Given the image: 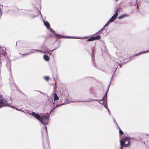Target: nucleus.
Listing matches in <instances>:
<instances>
[{"label":"nucleus","instance_id":"f257e3e1","mask_svg":"<svg viewBox=\"0 0 149 149\" xmlns=\"http://www.w3.org/2000/svg\"><path fill=\"white\" fill-rule=\"evenodd\" d=\"M32 115L40 121L44 125H46L47 124L49 117V113H43L40 115L34 112H32Z\"/></svg>","mask_w":149,"mask_h":149},{"label":"nucleus","instance_id":"f03ea898","mask_svg":"<svg viewBox=\"0 0 149 149\" xmlns=\"http://www.w3.org/2000/svg\"><path fill=\"white\" fill-rule=\"evenodd\" d=\"M120 142L121 148L122 146L128 147L129 146L130 143V138L127 137H125L123 139L122 138V139L120 140Z\"/></svg>","mask_w":149,"mask_h":149},{"label":"nucleus","instance_id":"7ed1b4c3","mask_svg":"<svg viewBox=\"0 0 149 149\" xmlns=\"http://www.w3.org/2000/svg\"><path fill=\"white\" fill-rule=\"evenodd\" d=\"M8 106L12 108L18 110V109L15 106L10 105L7 102V101L4 98L0 99V108L5 106Z\"/></svg>","mask_w":149,"mask_h":149},{"label":"nucleus","instance_id":"20e7f679","mask_svg":"<svg viewBox=\"0 0 149 149\" xmlns=\"http://www.w3.org/2000/svg\"><path fill=\"white\" fill-rule=\"evenodd\" d=\"M49 29V31L52 32V33H54L55 35V37H57V36H58V38H74V39H82V38H81L79 37H71V36H62L59 35L58 34H57L56 33L55 31H54L53 29L52 28L50 27Z\"/></svg>","mask_w":149,"mask_h":149},{"label":"nucleus","instance_id":"39448f33","mask_svg":"<svg viewBox=\"0 0 149 149\" xmlns=\"http://www.w3.org/2000/svg\"><path fill=\"white\" fill-rule=\"evenodd\" d=\"M43 149H48V143L47 140V139H45V140H43Z\"/></svg>","mask_w":149,"mask_h":149},{"label":"nucleus","instance_id":"423d86ee","mask_svg":"<svg viewBox=\"0 0 149 149\" xmlns=\"http://www.w3.org/2000/svg\"><path fill=\"white\" fill-rule=\"evenodd\" d=\"M129 16L128 14H123L119 16L118 18L119 19H121Z\"/></svg>","mask_w":149,"mask_h":149},{"label":"nucleus","instance_id":"0eeeda50","mask_svg":"<svg viewBox=\"0 0 149 149\" xmlns=\"http://www.w3.org/2000/svg\"><path fill=\"white\" fill-rule=\"evenodd\" d=\"M149 52V51H145V52H139V53H138L137 54H135V55H132V56L130 58H128V59H127L128 61L131 60V58L132 57H134V56H137L141 54L142 53H145V52Z\"/></svg>","mask_w":149,"mask_h":149},{"label":"nucleus","instance_id":"6e6552de","mask_svg":"<svg viewBox=\"0 0 149 149\" xmlns=\"http://www.w3.org/2000/svg\"><path fill=\"white\" fill-rule=\"evenodd\" d=\"M43 21L44 25L48 29H49L50 26V25L49 22L47 21H45L44 20H43Z\"/></svg>","mask_w":149,"mask_h":149},{"label":"nucleus","instance_id":"1a4fd4ad","mask_svg":"<svg viewBox=\"0 0 149 149\" xmlns=\"http://www.w3.org/2000/svg\"><path fill=\"white\" fill-rule=\"evenodd\" d=\"M10 86L12 90H14L15 88L16 89L17 88V86L13 82L12 84L10 83Z\"/></svg>","mask_w":149,"mask_h":149},{"label":"nucleus","instance_id":"9d476101","mask_svg":"<svg viewBox=\"0 0 149 149\" xmlns=\"http://www.w3.org/2000/svg\"><path fill=\"white\" fill-rule=\"evenodd\" d=\"M36 51H38V52H41L42 53H43V52L41 50H37L36 49H33V50H31L29 52V54H31L32 53H36Z\"/></svg>","mask_w":149,"mask_h":149},{"label":"nucleus","instance_id":"9b49d317","mask_svg":"<svg viewBox=\"0 0 149 149\" xmlns=\"http://www.w3.org/2000/svg\"><path fill=\"white\" fill-rule=\"evenodd\" d=\"M95 49V47H93V48L92 49V51L91 54V58L92 60H93V61H94V60L95 59H94V49Z\"/></svg>","mask_w":149,"mask_h":149},{"label":"nucleus","instance_id":"f8f14e48","mask_svg":"<svg viewBox=\"0 0 149 149\" xmlns=\"http://www.w3.org/2000/svg\"><path fill=\"white\" fill-rule=\"evenodd\" d=\"M67 103H61V104H57L56 105V106L54 107L52 109V110L51 111V112L49 113H50L51 112H52L54 109H55L57 107H58V106H59L61 105H64V104H67Z\"/></svg>","mask_w":149,"mask_h":149},{"label":"nucleus","instance_id":"ddd939ff","mask_svg":"<svg viewBox=\"0 0 149 149\" xmlns=\"http://www.w3.org/2000/svg\"><path fill=\"white\" fill-rule=\"evenodd\" d=\"M48 101L49 102V103L50 104L52 103H53L54 104L55 102H54L53 97H49L48 99Z\"/></svg>","mask_w":149,"mask_h":149},{"label":"nucleus","instance_id":"4468645a","mask_svg":"<svg viewBox=\"0 0 149 149\" xmlns=\"http://www.w3.org/2000/svg\"><path fill=\"white\" fill-rule=\"evenodd\" d=\"M44 59L46 61H48L49 60V58L47 55H45L43 56Z\"/></svg>","mask_w":149,"mask_h":149},{"label":"nucleus","instance_id":"2eb2a0df","mask_svg":"<svg viewBox=\"0 0 149 149\" xmlns=\"http://www.w3.org/2000/svg\"><path fill=\"white\" fill-rule=\"evenodd\" d=\"M54 102H55V100H57L58 99L59 97H58L56 93H54Z\"/></svg>","mask_w":149,"mask_h":149},{"label":"nucleus","instance_id":"dca6fc26","mask_svg":"<svg viewBox=\"0 0 149 149\" xmlns=\"http://www.w3.org/2000/svg\"><path fill=\"white\" fill-rule=\"evenodd\" d=\"M119 65L120 68L121 67V64H120L119 63L117 62L116 63L115 65L116 66V67L117 66L116 68V69L114 72V74L115 73L116 70L117 68H118V66Z\"/></svg>","mask_w":149,"mask_h":149},{"label":"nucleus","instance_id":"f3484780","mask_svg":"<svg viewBox=\"0 0 149 149\" xmlns=\"http://www.w3.org/2000/svg\"><path fill=\"white\" fill-rule=\"evenodd\" d=\"M116 18L114 16H113L110 18V19L109 20V21H111V22L114 21L116 19Z\"/></svg>","mask_w":149,"mask_h":149},{"label":"nucleus","instance_id":"a211bd4d","mask_svg":"<svg viewBox=\"0 0 149 149\" xmlns=\"http://www.w3.org/2000/svg\"><path fill=\"white\" fill-rule=\"evenodd\" d=\"M89 101H86V100H77V101H71V102H89Z\"/></svg>","mask_w":149,"mask_h":149},{"label":"nucleus","instance_id":"6ab92c4d","mask_svg":"<svg viewBox=\"0 0 149 149\" xmlns=\"http://www.w3.org/2000/svg\"><path fill=\"white\" fill-rule=\"evenodd\" d=\"M107 97H104V96L102 98L101 100H100V102L103 101H104V102H107Z\"/></svg>","mask_w":149,"mask_h":149},{"label":"nucleus","instance_id":"aec40b11","mask_svg":"<svg viewBox=\"0 0 149 149\" xmlns=\"http://www.w3.org/2000/svg\"><path fill=\"white\" fill-rule=\"evenodd\" d=\"M95 40H98L101 38V36L99 35H97L95 36H93Z\"/></svg>","mask_w":149,"mask_h":149},{"label":"nucleus","instance_id":"412c9836","mask_svg":"<svg viewBox=\"0 0 149 149\" xmlns=\"http://www.w3.org/2000/svg\"><path fill=\"white\" fill-rule=\"evenodd\" d=\"M116 55L117 56V57L118 58H120V57H122V54L120 52H117L116 53Z\"/></svg>","mask_w":149,"mask_h":149},{"label":"nucleus","instance_id":"4be33fe9","mask_svg":"<svg viewBox=\"0 0 149 149\" xmlns=\"http://www.w3.org/2000/svg\"><path fill=\"white\" fill-rule=\"evenodd\" d=\"M118 127L119 128V134H120V137H121V135H122L123 134V132L120 129V128H119V126H118Z\"/></svg>","mask_w":149,"mask_h":149},{"label":"nucleus","instance_id":"5701e85b","mask_svg":"<svg viewBox=\"0 0 149 149\" xmlns=\"http://www.w3.org/2000/svg\"><path fill=\"white\" fill-rule=\"evenodd\" d=\"M94 40H95L94 37H92L87 40V41H91Z\"/></svg>","mask_w":149,"mask_h":149},{"label":"nucleus","instance_id":"b1692460","mask_svg":"<svg viewBox=\"0 0 149 149\" xmlns=\"http://www.w3.org/2000/svg\"><path fill=\"white\" fill-rule=\"evenodd\" d=\"M89 100H88L89 101H89L91 102L92 101H96L99 102V103L100 101V100H99L97 99H91V100L89 99Z\"/></svg>","mask_w":149,"mask_h":149},{"label":"nucleus","instance_id":"393cba45","mask_svg":"<svg viewBox=\"0 0 149 149\" xmlns=\"http://www.w3.org/2000/svg\"><path fill=\"white\" fill-rule=\"evenodd\" d=\"M103 105L105 108H107V102H104Z\"/></svg>","mask_w":149,"mask_h":149},{"label":"nucleus","instance_id":"a878e982","mask_svg":"<svg viewBox=\"0 0 149 149\" xmlns=\"http://www.w3.org/2000/svg\"><path fill=\"white\" fill-rule=\"evenodd\" d=\"M44 78L46 81H48L49 79V76H46L44 77Z\"/></svg>","mask_w":149,"mask_h":149},{"label":"nucleus","instance_id":"bb28decb","mask_svg":"<svg viewBox=\"0 0 149 149\" xmlns=\"http://www.w3.org/2000/svg\"><path fill=\"white\" fill-rule=\"evenodd\" d=\"M111 21H109L107 22V23L104 26V27H105L107 26H108L111 22H110Z\"/></svg>","mask_w":149,"mask_h":149},{"label":"nucleus","instance_id":"cd10ccee","mask_svg":"<svg viewBox=\"0 0 149 149\" xmlns=\"http://www.w3.org/2000/svg\"><path fill=\"white\" fill-rule=\"evenodd\" d=\"M118 12H116L113 15V16H114L116 18L118 16Z\"/></svg>","mask_w":149,"mask_h":149},{"label":"nucleus","instance_id":"c85d7f7f","mask_svg":"<svg viewBox=\"0 0 149 149\" xmlns=\"http://www.w3.org/2000/svg\"><path fill=\"white\" fill-rule=\"evenodd\" d=\"M112 118H113L114 123L116 124V125L118 126V124H117L116 121L115 119L113 117H112Z\"/></svg>","mask_w":149,"mask_h":149},{"label":"nucleus","instance_id":"c756f323","mask_svg":"<svg viewBox=\"0 0 149 149\" xmlns=\"http://www.w3.org/2000/svg\"><path fill=\"white\" fill-rule=\"evenodd\" d=\"M35 91H36V92H40V93L42 94H44V93L42 92L41 91H38V90H35Z\"/></svg>","mask_w":149,"mask_h":149},{"label":"nucleus","instance_id":"7c9ffc66","mask_svg":"<svg viewBox=\"0 0 149 149\" xmlns=\"http://www.w3.org/2000/svg\"><path fill=\"white\" fill-rule=\"evenodd\" d=\"M101 31H100V30L98 32H97L96 33L94 34L93 35H94L95 34H98V33L100 34V33H101Z\"/></svg>","mask_w":149,"mask_h":149},{"label":"nucleus","instance_id":"2f4dec72","mask_svg":"<svg viewBox=\"0 0 149 149\" xmlns=\"http://www.w3.org/2000/svg\"><path fill=\"white\" fill-rule=\"evenodd\" d=\"M37 16H38V15H32L31 16V17L33 18L35 17H37Z\"/></svg>","mask_w":149,"mask_h":149},{"label":"nucleus","instance_id":"473e14b6","mask_svg":"<svg viewBox=\"0 0 149 149\" xmlns=\"http://www.w3.org/2000/svg\"><path fill=\"white\" fill-rule=\"evenodd\" d=\"M54 80L55 81V84L54 85V88L55 89V85H56V81L55 80V78L54 77Z\"/></svg>","mask_w":149,"mask_h":149},{"label":"nucleus","instance_id":"72a5a7b5","mask_svg":"<svg viewBox=\"0 0 149 149\" xmlns=\"http://www.w3.org/2000/svg\"><path fill=\"white\" fill-rule=\"evenodd\" d=\"M108 91L107 90V92H106V93H105V94L104 96V97H107V92H108Z\"/></svg>","mask_w":149,"mask_h":149},{"label":"nucleus","instance_id":"f704fd0d","mask_svg":"<svg viewBox=\"0 0 149 149\" xmlns=\"http://www.w3.org/2000/svg\"><path fill=\"white\" fill-rule=\"evenodd\" d=\"M26 113H27V114H29V115H32V112L31 113H30V112H29V111H27L26 112Z\"/></svg>","mask_w":149,"mask_h":149},{"label":"nucleus","instance_id":"c9c22d12","mask_svg":"<svg viewBox=\"0 0 149 149\" xmlns=\"http://www.w3.org/2000/svg\"><path fill=\"white\" fill-rule=\"evenodd\" d=\"M6 65L7 66L8 65V66H9V68H10V63L9 62L7 64H6Z\"/></svg>","mask_w":149,"mask_h":149},{"label":"nucleus","instance_id":"e433bc0d","mask_svg":"<svg viewBox=\"0 0 149 149\" xmlns=\"http://www.w3.org/2000/svg\"><path fill=\"white\" fill-rule=\"evenodd\" d=\"M104 102L103 101L102 102L100 101L99 103L101 104H103Z\"/></svg>","mask_w":149,"mask_h":149},{"label":"nucleus","instance_id":"4c0bfd02","mask_svg":"<svg viewBox=\"0 0 149 149\" xmlns=\"http://www.w3.org/2000/svg\"><path fill=\"white\" fill-rule=\"evenodd\" d=\"M143 1L148 3H149V1L148 0H144Z\"/></svg>","mask_w":149,"mask_h":149},{"label":"nucleus","instance_id":"58836bf2","mask_svg":"<svg viewBox=\"0 0 149 149\" xmlns=\"http://www.w3.org/2000/svg\"><path fill=\"white\" fill-rule=\"evenodd\" d=\"M29 54H29V52L27 53H25L24 54H23V55H29Z\"/></svg>","mask_w":149,"mask_h":149},{"label":"nucleus","instance_id":"ea45409f","mask_svg":"<svg viewBox=\"0 0 149 149\" xmlns=\"http://www.w3.org/2000/svg\"><path fill=\"white\" fill-rule=\"evenodd\" d=\"M105 27H104H104L100 30V31H102V30L103 29H104Z\"/></svg>","mask_w":149,"mask_h":149},{"label":"nucleus","instance_id":"a19ab883","mask_svg":"<svg viewBox=\"0 0 149 149\" xmlns=\"http://www.w3.org/2000/svg\"><path fill=\"white\" fill-rule=\"evenodd\" d=\"M47 53L49 54L50 55L52 53V52H51L50 53H49V51H47Z\"/></svg>","mask_w":149,"mask_h":149},{"label":"nucleus","instance_id":"79ce46f5","mask_svg":"<svg viewBox=\"0 0 149 149\" xmlns=\"http://www.w3.org/2000/svg\"><path fill=\"white\" fill-rule=\"evenodd\" d=\"M107 111H108V112H109V113H110V111H109V109L108 108H107Z\"/></svg>","mask_w":149,"mask_h":149},{"label":"nucleus","instance_id":"37998d69","mask_svg":"<svg viewBox=\"0 0 149 149\" xmlns=\"http://www.w3.org/2000/svg\"><path fill=\"white\" fill-rule=\"evenodd\" d=\"M119 10V9L117 8L116 12V13L118 12Z\"/></svg>","mask_w":149,"mask_h":149},{"label":"nucleus","instance_id":"c03bdc74","mask_svg":"<svg viewBox=\"0 0 149 149\" xmlns=\"http://www.w3.org/2000/svg\"><path fill=\"white\" fill-rule=\"evenodd\" d=\"M44 127L45 128V129H46V132H47V127H46V126H45Z\"/></svg>","mask_w":149,"mask_h":149},{"label":"nucleus","instance_id":"a18cd8bd","mask_svg":"<svg viewBox=\"0 0 149 149\" xmlns=\"http://www.w3.org/2000/svg\"><path fill=\"white\" fill-rule=\"evenodd\" d=\"M2 13H0V18H1L2 16Z\"/></svg>","mask_w":149,"mask_h":149},{"label":"nucleus","instance_id":"49530a36","mask_svg":"<svg viewBox=\"0 0 149 149\" xmlns=\"http://www.w3.org/2000/svg\"><path fill=\"white\" fill-rule=\"evenodd\" d=\"M123 61V62L125 63H127V61H125V60H124Z\"/></svg>","mask_w":149,"mask_h":149},{"label":"nucleus","instance_id":"de8ad7c7","mask_svg":"<svg viewBox=\"0 0 149 149\" xmlns=\"http://www.w3.org/2000/svg\"><path fill=\"white\" fill-rule=\"evenodd\" d=\"M17 110L18 111H22L21 109H18V110Z\"/></svg>","mask_w":149,"mask_h":149},{"label":"nucleus","instance_id":"09e8293b","mask_svg":"<svg viewBox=\"0 0 149 149\" xmlns=\"http://www.w3.org/2000/svg\"><path fill=\"white\" fill-rule=\"evenodd\" d=\"M55 50V49H53V50H52L50 51V52H52L53 51V50Z\"/></svg>","mask_w":149,"mask_h":149},{"label":"nucleus","instance_id":"8fccbe9b","mask_svg":"<svg viewBox=\"0 0 149 149\" xmlns=\"http://www.w3.org/2000/svg\"><path fill=\"white\" fill-rule=\"evenodd\" d=\"M114 74H114V73H113V74L112 75V77H111V78H112V77H113V76H114Z\"/></svg>","mask_w":149,"mask_h":149},{"label":"nucleus","instance_id":"3c124183","mask_svg":"<svg viewBox=\"0 0 149 149\" xmlns=\"http://www.w3.org/2000/svg\"><path fill=\"white\" fill-rule=\"evenodd\" d=\"M109 113V115H111L110 112V113Z\"/></svg>","mask_w":149,"mask_h":149},{"label":"nucleus","instance_id":"603ef678","mask_svg":"<svg viewBox=\"0 0 149 149\" xmlns=\"http://www.w3.org/2000/svg\"><path fill=\"white\" fill-rule=\"evenodd\" d=\"M21 111L23 112H24V111H23V110H22Z\"/></svg>","mask_w":149,"mask_h":149},{"label":"nucleus","instance_id":"864d4df0","mask_svg":"<svg viewBox=\"0 0 149 149\" xmlns=\"http://www.w3.org/2000/svg\"><path fill=\"white\" fill-rule=\"evenodd\" d=\"M111 81H110V82L109 84H110H110H111Z\"/></svg>","mask_w":149,"mask_h":149},{"label":"nucleus","instance_id":"5fc2aeb1","mask_svg":"<svg viewBox=\"0 0 149 149\" xmlns=\"http://www.w3.org/2000/svg\"><path fill=\"white\" fill-rule=\"evenodd\" d=\"M109 86H110V85H109ZM109 88H108V89H109Z\"/></svg>","mask_w":149,"mask_h":149},{"label":"nucleus","instance_id":"6e6d98bb","mask_svg":"<svg viewBox=\"0 0 149 149\" xmlns=\"http://www.w3.org/2000/svg\"><path fill=\"white\" fill-rule=\"evenodd\" d=\"M1 62H0V65H1Z\"/></svg>","mask_w":149,"mask_h":149},{"label":"nucleus","instance_id":"4d7b16f0","mask_svg":"<svg viewBox=\"0 0 149 149\" xmlns=\"http://www.w3.org/2000/svg\"><path fill=\"white\" fill-rule=\"evenodd\" d=\"M137 0H136V1L137 2Z\"/></svg>","mask_w":149,"mask_h":149},{"label":"nucleus","instance_id":"13d9d810","mask_svg":"<svg viewBox=\"0 0 149 149\" xmlns=\"http://www.w3.org/2000/svg\"><path fill=\"white\" fill-rule=\"evenodd\" d=\"M137 7L138 8V6L137 5Z\"/></svg>","mask_w":149,"mask_h":149},{"label":"nucleus","instance_id":"bf43d9fd","mask_svg":"<svg viewBox=\"0 0 149 149\" xmlns=\"http://www.w3.org/2000/svg\"><path fill=\"white\" fill-rule=\"evenodd\" d=\"M40 14L41 15V13L40 12Z\"/></svg>","mask_w":149,"mask_h":149}]
</instances>
